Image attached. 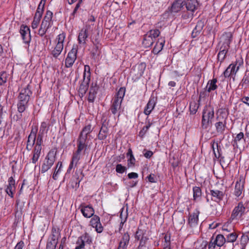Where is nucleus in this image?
Returning <instances> with one entry per match:
<instances>
[{
    "label": "nucleus",
    "mask_w": 249,
    "mask_h": 249,
    "mask_svg": "<svg viewBox=\"0 0 249 249\" xmlns=\"http://www.w3.org/2000/svg\"><path fill=\"white\" fill-rule=\"evenodd\" d=\"M56 154V151L54 149H52L49 152L41 166V172L42 173L48 171L53 166L55 161Z\"/></svg>",
    "instance_id": "1"
},
{
    "label": "nucleus",
    "mask_w": 249,
    "mask_h": 249,
    "mask_svg": "<svg viewBox=\"0 0 249 249\" xmlns=\"http://www.w3.org/2000/svg\"><path fill=\"white\" fill-rule=\"evenodd\" d=\"M214 118V110L211 106H206L203 111L202 126L207 128Z\"/></svg>",
    "instance_id": "2"
},
{
    "label": "nucleus",
    "mask_w": 249,
    "mask_h": 249,
    "mask_svg": "<svg viewBox=\"0 0 249 249\" xmlns=\"http://www.w3.org/2000/svg\"><path fill=\"white\" fill-rule=\"evenodd\" d=\"M225 41L223 45L220 48V52L217 55V59L221 63L224 60L226 54L229 49V45L231 42V38H232V35L231 33H226Z\"/></svg>",
    "instance_id": "3"
},
{
    "label": "nucleus",
    "mask_w": 249,
    "mask_h": 249,
    "mask_svg": "<svg viewBox=\"0 0 249 249\" xmlns=\"http://www.w3.org/2000/svg\"><path fill=\"white\" fill-rule=\"evenodd\" d=\"M77 47L73 46L71 51L68 53L65 60V66L66 68L71 67L75 62L77 56Z\"/></svg>",
    "instance_id": "4"
},
{
    "label": "nucleus",
    "mask_w": 249,
    "mask_h": 249,
    "mask_svg": "<svg viewBox=\"0 0 249 249\" xmlns=\"http://www.w3.org/2000/svg\"><path fill=\"white\" fill-rule=\"evenodd\" d=\"M246 208L242 202H239L232 211L231 218L232 220L236 219L237 217H241L244 213Z\"/></svg>",
    "instance_id": "5"
},
{
    "label": "nucleus",
    "mask_w": 249,
    "mask_h": 249,
    "mask_svg": "<svg viewBox=\"0 0 249 249\" xmlns=\"http://www.w3.org/2000/svg\"><path fill=\"white\" fill-rule=\"evenodd\" d=\"M239 66L236 67V64H231L224 72L225 77H232L234 79L237 71L239 70Z\"/></svg>",
    "instance_id": "6"
},
{
    "label": "nucleus",
    "mask_w": 249,
    "mask_h": 249,
    "mask_svg": "<svg viewBox=\"0 0 249 249\" xmlns=\"http://www.w3.org/2000/svg\"><path fill=\"white\" fill-rule=\"evenodd\" d=\"M20 33L25 43H28L31 40L30 30L27 26L22 25L20 29Z\"/></svg>",
    "instance_id": "7"
},
{
    "label": "nucleus",
    "mask_w": 249,
    "mask_h": 249,
    "mask_svg": "<svg viewBox=\"0 0 249 249\" xmlns=\"http://www.w3.org/2000/svg\"><path fill=\"white\" fill-rule=\"evenodd\" d=\"M8 182L5 191L9 196L13 198L14 197V194L16 191L15 180L11 177L9 178Z\"/></svg>",
    "instance_id": "8"
},
{
    "label": "nucleus",
    "mask_w": 249,
    "mask_h": 249,
    "mask_svg": "<svg viewBox=\"0 0 249 249\" xmlns=\"http://www.w3.org/2000/svg\"><path fill=\"white\" fill-rule=\"evenodd\" d=\"M36 131L33 129H32L30 134L28 136V140L27 142L26 149L28 151H30L34 145L35 144L36 139Z\"/></svg>",
    "instance_id": "9"
},
{
    "label": "nucleus",
    "mask_w": 249,
    "mask_h": 249,
    "mask_svg": "<svg viewBox=\"0 0 249 249\" xmlns=\"http://www.w3.org/2000/svg\"><path fill=\"white\" fill-rule=\"evenodd\" d=\"M32 93V91L29 89V85H28L20 90L18 96V99L29 101Z\"/></svg>",
    "instance_id": "10"
},
{
    "label": "nucleus",
    "mask_w": 249,
    "mask_h": 249,
    "mask_svg": "<svg viewBox=\"0 0 249 249\" xmlns=\"http://www.w3.org/2000/svg\"><path fill=\"white\" fill-rule=\"evenodd\" d=\"M90 79L83 77V80L80 85L78 92L81 96H83L86 93L89 87Z\"/></svg>",
    "instance_id": "11"
},
{
    "label": "nucleus",
    "mask_w": 249,
    "mask_h": 249,
    "mask_svg": "<svg viewBox=\"0 0 249 249\" xmlns=\"http://www.w3.org/2000/svg\"><path fill=\"white\" fill-rule=\"evenodd\" d=\"M199 212L196 210L195 212L190 214L188 219V224L191 227L194 228L197 225Z\"/></svg>",
    "instance_id": "12"
},
{
    "label": "nucleus",
    "mask_w": 249,
    "mask_h": 249,
    "mask_svg": "<svg viewBox=\"0 0 249 249\" xmlns=\"http://www.w3.org/2000/svg\"><path fill=\"white\" fill-rule=\"evenodd\" d=\"M80 207L81 208V212L84 217L89 218L94 215V210L91 206L87 205L84 206L81 205Z\"/></svg>",
    "instance_id": "13"
},
{
    "label": "nucleus",
    "mask_w": 249,
    "mask_h": 249,
    "mask_svg": "<svg viewBox=\"0 0 249 249\" xmlns=\"http://www.w3.org/2000/svg\"><path fill=\"white\" fill-rule=\"evenodd\" d=\"M244 180L243 178L240 177L239 180L236 181L235 186L234 195L237 197H239L242 194L244 188Z\"/></svg>",
    "instance_id": "14"
},
{
    "label": "nucleus",
    "mask_w": 249,
    "mask_h": 249,
    "mask_svg": "<svg viewBox=\"0 0 249 249\" xmlns=\"http://www.w3.org/2000/svg\"><path fill=\"white\" fill-rule=\"evenodd\" d=\"M187 11L193 13L198 7L196 0H187L184 3Z\"/></svg>",
    "instance_id": "15"
},
{
    "label": "nucleus",
    "mask_w": 249,
    "mask_h": 249,
    "mask_svg": "<svg viewBox=\"0 0 249 249\" xmlns=\"http://www.w3.org/2000/svg\"><path fill=\"white\" fill-rule=\"evenodd\" d=\"M204 26V21L202 20H199L192 33L193 37H196L198 36L201 32Z\"/></svg>",
    "instance_id": "16"
},
{
    "label": "nucleus",
    "mask_w": 249,
    "mask_h": 249,
    "mask_svg": "<svg viewBox=\"0 0 249 249\" xmlns=\"http://www.w3.org/2000/svg\"><path fill=\"white\" fill-rule=\"evenodd\" d=\"M81 158V153L79 152H78L76 151L75 153H73L72 160L70 163V164L69 165V167L68 169L67 172L70 173L71 170L72 169L73 167V166L74 165V166H76L78 161L80 160Z\"/></svg>",
    "instance_id": "17"
},
{
    "label": "nucleus",
    "mask_w": 249,
    "mask_h": 249,
    "mask_svg": "<svg viewBox=\"0 0 249 249\" xmlns=\"http://www.w3.org/2000/svg\"><path fill=\"white\" fill-rule=\"evenodd\" d=\"M210 194L213 197L212 199L217 202H219L222 200L224 196V193L223 192L218 190H210Z\"/></svg>",
    "instance_id": "18"
},
{
    "label": "nucleus",
    "mask_w": 249,
    "mask_h": 249,
    "mask_svg": "<svg viewBox=\"0 0 249 249\" xmlns=\"http://www.w3.org/2000/svg\"><path fill=\"white\" fill-rule=\"evenodd\" d=\"M87 140H86V138L79 137L77 140V152L81 153V152L83 150H86L87 149L88 144L86 142Z\"/></svg>",
    "instance_id": "19"
},
{
    "label": "nucleus",
    "mask_w": 249,
    "mask_h": 249,
    "mask_svg": "<svg viewBox=\"0 0 249 249\" xmlns=\"http://www.w3.org/2000/svg\"><path fill=\"white\" fill-rule=\"evenodd\" d=\"M130 237L128 233H125L122 236L119 242L118 248L122 249H126L127 246L129 242Z\"/></svg>",
    "instance_id": "20"
},
{
    "label": "nucleus",
    "mask_w": 249,
    "mask_h": 249,
    "mask_svg": "<svg viewBox=\"0 0 249 249\" xmlns=\"http://www.w3.org/2000/svg\"><path fill=\"white\" fill-rule=\"evenodd\" d=\"M156 102L154 97L150 98L145 109L144 113L145 115H149L154 108Z\"/></svg>",
    "instance_id": "21"
},
{
    "label": "nucleus",
    "mask_w": 249,
    "mask_h": 249,
    "mask_svg": "<svg viewBox=\"0 0 249 249\" xmlns=\"http://www.w3.org/2000/svg\"><path fill=\"white\" fill-rule=\"evenodd\" d=\"M88 30L87 29H82L79 33L78 36V42L80 44H86V39L88 36Z\"/></svg>",
    "instance_id": "22"
},
{
    "label": "nucleus",
    "mask_w": 249,
    "mask_h": 249,
    "mask_svg": "<svg viewBox=\"0 0 249 249\" xmlns=\"http://www.w3.org/2000/svg\"><path fill=\"white\" fill-rule=\"evenodd\" d=\"M29 101L24 100L18 99V103L17 104L18 111L19 113H21L23 112L28 107Z\"/></svg>",
    "instance_id": "23"
},
{
    "label": "nucleus",
    "mask_w": 249,
    "mask_h": 249,
    "mask_svg": "<svg viewBox=\"0 0 249 249\" xmlns=\"http://www.w3.org/2000/svg\"><path fill=\"white\" fill-rule=\"evenodd\" d=\"M226 125V121L225 119L216 123L215 124V126L217 132L220 134L223 133L225 130Z\"/></svg>",
    "instance_id": "24"
},
{
    "label": "nucleus",
    "mask_w": 249,
    "mask_h": 249,
    "mask_svg": "<svg viewBox=\"0 0 249 249\" xmlns=\"http://www.w3.org/2000/svg\"><path fill=\"white\" fill-rule=\"evenodd\" d=\"M184 5L182 0H177L173 3L171 10L172 12L177 13L180 10Z\"/></svg>",
    "instance_id": "25"
},
{
    "label": "nucleus",
    "mask_w": 249,
    "mask_h": 249,
    "mask_svg": "<svg viewBox=\"0 0 249 249\" xmlns=\"http://www.w3.org/2000/svg\"><path fill=\"white\" fill-rule=\"evenodd\" d=\"M93 129V127H92L91 125L89 124L87 125H86L82 129V131L80 133L79 137L82 138V137L84 138H86V140H87L88 135L89 134Z\"/></svg>",
    "instance_id": "26"
},
{
    "label": "nucleus",
    "mask_w": 249,
    "mask_h": 249,
    "mask_svg": "<svg viewBox=\"0 0 249 249\" xmlns=\"http://www.w3.org/2000/svg\"><path fill=\"white\" fill-rule=\"evenodd\" d=\"M122 102L113 100L110 110L113 114L115 115L121 109Z\"/></svg>",
    "instance_id": "27"
},
{
    "label": "nucleus",
    "mask_w": 249,
    "mask_h": 249,
    "mask_svg": "<svg viewBox=\"0 0 249 249\" xmlns=\"http://www.w3.org/2000/svg\"><path fill=\"white\" fill-rule=\"evenodd\" d=\"M211 146L215 157L217 159L219 158L221 155L219 151L220 148L218 146V142L213 141L211 142Z\"/></svg>",
    "instance_id": "28"
},
{
    "label": "nucleus",
    "mask_w": 249,
    "mask_h": 249,
    "mask_svg": "<svg viewBox=\"0 0 249 249\" xmlns=\"http://www.w3.org/2000/svg\"><path fill=\"white\" fill-rule=\"evenodd\" d=\"M107 132L108 129L107 126L105 124H103L98 134V139L101 140L105 139L107 137Z\"/></svg>",
    "instance_id": "29"
},
{
    "label": "nucleus",
    "mask_w": 249,
    "mask_h": 249,
    "mask_svg": "<svg viewBox=\"0 0 249 249\" xmlns=\"http://www.w3.org/2000/svg\"><path fill=\"white\" fill-rule=\"evenodd\" d=\"M57 244V239L53 235V236L50 241H49L46 245V249H55L56 245Z\"/></svg>",
    "instance_id": "30"
},
{
    "label": "nucleus",
    "mask_w": 249,
    "mask_h": 249,
    "mask_svg": "<svg viewBox=\"0 0 249 249\" xmlns=\"http://www.w3.org/2000/svg\"><path fill=\"white\" fill-rule=\"evenodd\" d=\"M216 82L217 79L216 78H213L208 82L206 87L207 90L208 92H210L212 90H214L216 89L217 87L216 85Z\"/></svg>",
    "instance_id": "31"
},
{
    "label": "nucleus",
    "mask_w": 249,
    "mask_h": 249,
    "mask_svg": "<svg viewBox=\"0 0 249 249\" xmlns=\"http://www.w3.org/2000/svg\"><path fill=\"white\" fill-rule=\"evenodd\" d=\"M6 113V111L3 110V107L0 104V135H2L4 132V126L2 124L3 117Z\"/></svg>",
    "instance_id": "32"
},
{
    "label": "nucleus",
    "mask_w": 249,
    "mask_h": 249,
    "mask_svg": "<svg viewBox=\"0 0 249 249\" xmlns=\"http://www.w3.org/2000/svg\"><path fill=\"white\" fill-rule=\"evenodd\" d=\"M63 49V46H61L60 44H56L54 50H53L52 52V54L54 57L57 58L60 54Z\"/></svg>",
    "instance_id": "33"
},
{
    "label": "nucleus",
    "mask_w": 249,
    "mask_h": 249,
    "mask_svg": "<svg viewBox=\"0 0 249 249\" xmlns=\"http://www.w3.org/2000/svg\"><path fill=\"white\" fill-rule=\"evenodd\" d=\"M125 92V88L122 87L117 92L116 96L115 97L114 100H117L120 102H122L123 101V98L124 96Z\"/></svg>",
    "instance_id": "34"
},
{
    "label": "nucleus",
    "mask_w": 249,
    "mask_h": 249,
    "mask_svg": "<svg viewBox=\"0 0 249 249\" xmlns=\"http://www.w3.org/2000/svg\"><path fill=\"white\" fill-rule=\"evenodd\" d=\"M50 25H48L46 22H42L40 27L38 31V35L41 36H43L46 33L47 30L49 28Z\"/></svg>",
    "instance_id": "35"
},
{
    "label": "nucleus",
    "mask_w": 249,
    "mask_h": 249,
    "mask_svg": "<svg viewBox=\"0 0 249 249\" xmlns=\"http://www.w3.org/2000/svg\"><path fill=\"white\" fill-rule=\"evenodd\" d=\"M155 40L147 34L145 36L143 40V44L146 47H150L154 42Z\"/></svg>",
    "instance_id": "36"
},
{
    "label": "nucleus",
    "mask_w": 249,
    "mask_h": 249,
    "mask_svg": "<svg viewBox=\"0 0 249 249\" xmlns=\"http://www.w3.org/2000/svg\"><path fill=\"white\" fill-rule=\"evenodd\" d=\"M214 242H215L217 246L221 247L225 243L226 239L223 235L218 234L214 240Z\"/></svg>",
    "instance_id": "37"
},
{
    "label": "nucleus",
    "mask_w": 249,
    "mask_h": 249,
    "mask_svg": "<svg viewBox=\"0 0 249 249\" xmlns=\"http://www.w3.org/2000/svg\"><path fill=\"white\" fill-rule=\"evenodd\" d=\"M201 190L199 187L195 186L193 188L194 200H196L200 199L201 196Z\"/></svg>",
    "instance_id": "38"
},
{
    "label": "nucleus",
    "mask_w": 249,
    "mask_h": 249,
    "mask_svg": "<svg viewBox=\"0 0 249 249\" xmlns=\"http://www.w3.org/2000/svg\"><path fill=\"white\" fill-rule=\"evenodd\" d=\"M49 128V124L46 122H43L41 123L40 129L39 133L43 134H46Z\"/></svg>",
    "instance_id": "39"
},
{
    "label": "nucleus",
    "mask_w": 249,
    "mask_h": 249,
    "mask_svg": "<svg viewBox=\"0 0 249 249\" xmlns=\"http://www.w3.org/2000/svg\"><path fill=\"white\" fill-rule=\"evenodd\" d=\"M164 42L157 43L153 50V53L155 54H158L162 50Z\"/></svg>",
    "instance_id": "40"
},
{
    "label": "nucleus",
    "mask_w": 249,
    "mask_h": 249,
    "mask_svg": "<svg viewBox=\"0 0 249 249\" xmlns=\"http://www.w3.org/2000/svg\"><path fill=\"white\" fill-rule=\"evenodd\" d=\"M79 238L81 240H83L84 242L85 243L90 244L92 242L91 238L90 237L89 235L86 232L82 235L81 236H80Z\"/></svg>",
    "instance_id": "41"
},
{
    "label": "nucleus",
    "mask_w": 249,
    "mask_h": 249,
    "mask_svg": "<svg viewBox=\"0 0 249 249\" xmlns=\"http://www.w3.org/2000/svg\"><path fill=\"white\" fill-rule=\"evenodd\" d=\"M244 138V133L242 132L238 133L236 136L235 137L234 139V144L233 145H236L237 147H238V143L240 142L241 140H243Z\"/></svg>",
    "instance_id": "42"
},
{
    "label": "nucleus",
    "mask_w": 249,
    "mask_h": 249,
    "mask_svg": "<svg viewBox=\"0 0 249 249\" xmlns=\"http://www.w3.org/2000/svg\"><path fill=\"white\" fill-rule=\"evenodd\" d=\"M160 32L158 29H155V30H151L149 31V32L147 34V35H148L149 36L153 38L154 40L156 39V37L159 36L160 35Z\"/></svg>",
    "instance_id": "43"
},
{
    "label": "nucleus",
    "mask_w": 249,
    "mask_h": 249,
    "mask_svg": "<svg viewBox=\"0 0 249 249\" xmlns=\"http://www.w3.org/2000/svg\"><path fill=\"white\" fill-rule=\"evenodd\" d=\"M199 107L198 104L195 102L191 103L190 105V110L192 114H195Z\"/></svg>",
    "instance_id": "44"
},
{
    "label": "nucleus",
    "mask_w": 249,
    "mask_h": 249,
    "mask_svg": "<svg viewBox=\"0 0 249 249\" xmlns=\"http://www.w3.org/2000/svg\"><path fill=\"white\" fill-rule=\"evenodd\" d=\"M242 86L245 88L249 86V72H246L242 80Z\"/></svg>",
    "instance_id": "45"
},
{
    "label": "nucleus",
    "mask_w": 249,
    "mask_h": 249,
    "mask_svg": "<svg viewBox=\"0 0 249 249\" xmlns=\"http://www.w3.org/2000/svg\"><path fill=\"white\" fill-rule=\"evenodd\" d=\"M90 70L89 65H85L84 67V71L83 73V77L90 79Z\"/></svg>",
    "instance_id": "46"
},
{
    "label": "nucleus",
    "mask_w": 249,
    "mask_h": 249,
    "mask_svg": "<svg viewBox=\"0 0 249 249\" xmlns=\"http://www.w3.org/2000/svg\"><path fill=\"white\" fill-rule=\"evenodd\" d=\"M100 221V217L97 215H93L90 222V225L94 228L95 226H97Z\"/></svg>",
    "instance_id": "47"
},
{
    "label": "nucleus",
    "mask_w": 249,
    "mask_h": 249,
    "mask_svg": "<svg viewBox=\"0 0 249 249\" xmlns=\"http://www.w3.org/2000/svg\"><path fill=\"white\" fill-rule=\"evenodd\" d=\"M76 247L75 249H84L85 246V243L84 242L83 240H81L79 237H78L76 242Z\"/></svg>",
    "instance_id": "48"
},
{
    "label": "nucleus",
    "mask_w": 249,
    "mask_h": 249,
    "mask_svg": "<svg viewBox=\"0 0 249 249\" xmlns=\"http://www.w3.org/2000/svg\"><path fill=\"white\" fill-rule=\"evenodd\" d=\"M237 237V234L232 232L227 236V241L228 242H234L236 240Z\"/></svg>",
    "instance_id": "49"
},
{
    "label": "nucleus",
    "mask_w": 249,
    "mask_h": 249,
    "mask_svg": "<svg viewBox=\"0 0 249 249\" xmlns=\"http://www.w3.org/2000/svg\"><path fill=\"white\" fill-rule=\"evenodd\" d=\"M126 167L121 164H118L116 167V171L118 173L122 174L126 171Z\"/></svg>",
    "instance_id": "50"
},
{
    "label": "nucleus",
    "mask_w": 249,
    "mask_h": 249,
    "mask_svg": "<svg viewBox=\"0 0 249 249\" xmlns=\"http://www.w3.org/2000/svg\"><path fill=\"white\" fill-rule=\"evenodd\" d=\"M65 38V35L63 33L59 34L56 38L57 40V44H60L61 46H63V42Z\"/></svg>",
    "instance_id": "51"
},
{
    "label": "nucleus",
    "mask_w": 249,
    "mask_h": 249,
    "mask_svg": "<svg viewBox=\"0 0 249 249\" xmlns=\"http://www.w3.org/2000/svg\"><path fill=\"white\" fill-rule=\"evenodd\" d=\"M44 134H43V133L39 132V133L37 135L36 145L41 146V144L43 142V136Z\"/></svg>",
    "instance_id": "52"
},
{
    "label": "nucleus",
    "mask_w": 249,
    "mask_h": 249,
    "mask_svg": "<svg viewBox=\"0 0 249 249\" xmlns=\"http://www.w3.org/2000/svg\"><path fill=\"white\" fill-rule=\"evenodd\" d=\"M193 13L191 12L189 13H184L182 17L184 19L186 20L187 21H189L193 18Z\"/></svg>",
    "instance_id": "53"
},
{
    "label": "nucleus",
    "mask_w": 249,
    "mask_h": 249,
    "mask_svg": "<svg viewBox=\"0 0 249 249\" xmlns=\"http://www.w3.org/2000/svg\"><path fill=\"white\" fill-rule=\"evenodd\" d=\"M7 80V74L6 72L0 73V85L5 83Z\"/></svg>",
    "instance_id": "54"
},
{
    "label": "nucleus",
    "mask_w": 249,
    "mask_h": 249,
    "mask_svg": "<svg viewBox=\"0 0 249 249\" xmlns=\"http://www.w3.org/2000/svg\"><path fill=\"white\" fill-rule=\"evenodd\" d=\"M136 160L134 156H131L127 160V166L128 167H131L135 166Z\"/></svg>",
    "instance_id": "55"
},
{
    "label": "nucleus",
    "mask_w": 249,
    "mask_h": 249,
    "mask_svg": "<svg viewBox=\"0 0 249 249\" xmlns=\"http://www.w3.org/2000/svg\"><path fill=\"white\" fill-rule=\"evenodd\" d=\"M144 233L142 230L138 229V231L136 232L135 233V239L137 240H139L141 239L142 237H143Z\"/></svg>",
    "instance_id": "56"
},
{
    "label": "nucleus",
    "mask_w": 249,
    "mask_h": 249,
    "mask_svg": "<svg viewBox=\"0 0 249 249\" xmlns=\"http://www.w3.org/2000/svg\"><path fill=\"white\" fill-rule=\"evenodd\" d=\"M222 230L228 232L231 231L232 230V227L231 226L230 223L228 222L225 223L222 227Z\"/></svg>",
    "instance_id": "57"
},
{
    "label": "nucleus",
    "mask_w": 249,
    "mask_h": 249,
    "mask_svg": "<svg viewBox=\"0 0 249 249\" xmlns=\"http://www.w3.org/2000/svg\"><path fill=\"white\" fill-rule=\"evenodd\" d=\"M93 57H95L96 55H99L100 54V50L98 45H96L93 49L92 51Z\"/></svg>",
    "instance_id": "58"
},
{
    "label": "nucleus",
    "mask_w": 249,
    "mask_h": 249,
    "mask_svg": "<svg viewBox=\"0 0 249 249\" xmlns=\"http://www.w3.org/2000/svg\"><path fill=\"white\" fill-rule=\"evenodd\" d=\"M151 124V123L148 122V124L146 126H144L142 128V130L140 132V135H141L142 136L144 135L146 133V131L149 129V128L150 127Z\"/></svg>",
    "instance_id": "59"
},
{
    "label": "nucleus",
    "mask_w": 249,
    "mask_h": 249,
    "mask_svg": "<svg viewBox=\"0 0 249 249\" xmlns=\"http://www.w3.org/2000/svg\"><path fill=\"white\" fill-rule=\"evenodd\" d=\"M147 178L148 181L151 183H156L157 181V179L156 178V176L153 174H150L147 176Z\"/></svg>",
    "instance_id": "60"
},
{
    "label": "nucleus",
    "mask_w": 249,
    "mask_h": 249,
    "mask_svg": "<svg viewBox=\"0 0 249 249\" xmlns=\"http://www.w3.org/2000/svg\"><path fill=\"white\" fill-rule=\"evenodd\" d=\"M42 14L43 12L40 11L39 8H37L34 17V18L40 20Z\"/></svg>",
    "instance_id": "61"
},
{
    "label": "nucleus",
    "mask_w": 249,
    "mask_h": 249,
    "mask_svg": "<svg viewBox=\"0 0 249 249\" xmlns=\"http://www.w3.org/2000/svg\"><path fill=\"white\" fill-rule=\"evenodd\" d=\"M41 149H42L41 146L35 145L34 151H33V153L36 155L37 154V155L40 156Z\"/></svg>",
    "instance_id": "62"
},
{
    "label": "nucleus",
    "mask_w": 249,
    "mask_h": 249,
    "mask_svg": "<svg viewBox=\"0 0 249 249\" xmlns=\"http://www.w3.org/2000/svg\"><path fill=\"white\" fill-rule=\"evenodd\" d=\"M148 240V238L146 236H144L143 237H142L141 238L140 244H139V247H142L144 246Z\"/></svg>",
    "instance_id": "63"
},
{
    "label": "nucleus",
    "mask_w": 249,
    "mask_h": 249,
    "mask_svg": "<svg viewBox=\"0 0 249 249\" xmlns=\"http://www.w3.org/2000/svg\"><path fill=\"white\" fill-rule=\"evenodd\" d=\"M94 228H95L96 231L98 233H101L103 230V227L100 223V221L98 223L97 226H95Z\"/></svg>",
    "instance_id": "64"
}]
</instances>
